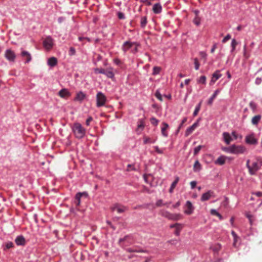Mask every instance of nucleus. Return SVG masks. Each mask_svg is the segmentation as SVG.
<instances>
[{
	"mask_svg": "<svg viewBox=\"0 0 262 262\" xmlns=\"http://www.w3.org/2000/svg\"><path fill=\"white\" fill-rule=\"evenodd\" d=\"M72 130L77 138H82L85 134V129L79 123H75L73 124Z\"/></svg>",
	"mask_w": 262,
	"mask_h": 262,
	"instance_id": "f257e3e1",
	"label": "nucleus"
},
{
	"mask_svg": "<svg viewBox=\"0 0 262 262\" xmlns=\"http://www.w3.org/2000/svg\"><path fill=\"white\" fill-rule=\"evenodd\" d=\"M246 166L248 168L250 174H255L256 171L260 168V166L256 162H253L251 165L250 164V160H248L246 162Z\"/></svg>",
	"mask_w": 262,
	"mask_h": 262,
	"instance_id": "f03ea898",
	"label": "nucleus"
},
{
	"mask_svg": "<svg viewBox=\"0 0 262 262\" xmlns=\"http://www.w3.org/2000/svg\"><path fill=\"white\" fill-rule=\"evenodd\" d=\"M162 215L169 220L178 221L182 219V215L180 213H171L168 211H164Z\"/></svg>",
	"mask_w": 262,
	"mask_h": 262,
	"instance_id": "7ed1b4c3",
	"label": "nucleus"
},
{
	"mask_svg": "<svg viewBox=\"0 0 262 262\" xmlns=\"http://www.w3.org/2000/svg\"><path fill=\"white\" fill-rule=\"evenodd\" d=\"M96 105L97 107H101L104 105L106 101V98L104 94L99 92L96 95Z\"/></svg>",
	"mask_w": 262,
	"mask_h": 262,
	"instance_id": "20e7f679",
	"label": "nucleus"
},
{
	"mask_svg": "<svg viewBox=\"0 0 262 262\" xmlns=\"http://www.w3.org/2000/svg\"><path fill=\"white\" fill-rule=\"evenodd\" d=\"M43 46L46 50H51L54 46L53 39L51 36L47 37L43 41Z\"/></svg>",
	"mask_w": 262,
	"mask_h": 262,
	"instance_id": "39448f33",
	"label": "nucleus"
},
{
	"mask_svg": "<svg viewBox=\"0 0 262 262\" xmlns=\"http://www.w3.org/2000/svg\"><path fill=\"white\" fill-rule=\"evenodd\" d=\"M246 151V148L242 145H232V154H242Z\"/></svg>",
	"mask_w": 262,
	"mask_h": 262,
	"instance_id": "423d86ee",
	"label": "nucleus"
},
{
	"mask_svg": "<svg viewBox=\"0 0 262 262\" xmlns=\"http://www.w3.org/2000/svg\"><path fill=\"white\" fill-rule=\"evenodd\" d=\"M184 213L187 215L191 214L194 210V208L192 204L189 201H187L184 206Z\"/></svg>",
	"mask_w": 262,
	"mask_h": 262,
	"instance_id": "0eeeda50",
	"label": "nucleus"
},
{
	"mask_svg": "<svg viewBox=\"0 0 262 262\" xmlns=\"http://www.w3.org/2000/svg\"><path fill=\"white\" fill-rule=\"evenodd\" d=\"M245 142L250 145H256L257 143V139H256L253 134H251L246 136Z\"/></svg>",
	"mask_w": 262,
	"mask_h": 262,
	"instance_id": "6e6552de",
	"label": "nucleus"
},
{
	"mask_svg": "<svg viewBox=\"0 0 262 262\" xmlns=\"http://www.w3.org/2000/svg\"><path fill=\"white\" fill-rule=\"evenodd\" d=\"M214 192L212 190H208L207 192L202 194L201 200L202 202L207 201L212 198H214Z\"/></svg>",
	"mask_w": 262,
	"mask_h": 262,
	"instance_id": "1a4fd4ad",
	"label": "nucleus"
},
{
	"mask_svg": "<svg viewBox=\"0 0 262 262\" xmlns=\"http://www.w3.org/2000/svg\"><path fill=\"white\" fill-rule=\"evenodd\" d=\"M5 56L9 61L14 62L16 58V55L15 53L10 49H8L6 51Z\"/></svg>",
	"mask_w": 262,
	"mask_h": 262,
	"instance_id": "9d476101",
	"label": "nucleus"
},
{
	"mask_svg": "<svg viewBox=\"0 0 262 262\" xmlns=\"http://www.w3.org/2000/svg\"><path fill=\"white\" fill-rule=\"evenodd\" d=\"M111 210L112 211H116L118 213H121L127 210V208L125 206L116 204L111 207Z\"/></svg>",
	"mask_w": 262,
	"mask_h": 262,
	"instance_id": "9b49d317",
	"label": "nucleus"
},
{
	"mask_svg": "<svg viewBox=\"0 0 262 262\" xmlns=\"http://www.w3.org/2000/svg\"><path fill=\"white\" fill-rule=\"evenodd\" d=\"M227 159H232L231 158L227 157L225 156L222 155L220 156L215 161L214 163L215 164L222 165H224L225 163L226 160Z\"/></svg>",
	"mask_w": 262,
	"mask_h": 262,
	"instance_id": "f8f14e48",
	"label": "nucleus"
},
{
	"mask_svg": "<svg viewBox=\"0 0 262 262\" xmlns=\"http://www.w3.org/2000/svg\"><path fill=\"white\" fill-rule=\"evenodd\" d=\"M86 98V94L82 91H79L76 93L74 98V101L81 102Z\"/></svg>",
	"mask_w": 262,
	"mask_h": 262,
	"instance_id": "ddd939ff",
	"label": "nucleus"
},
{
	"mask_svg": "<svg viewBox=\"0 0 262 262\" xmlns=\"http://www.w3.org/2000/svg\"><path fill=\"white\" fill-rule=\"evenodd\" d=\"M59 96L64 99H67L71 96L70 92L67 89H62L58 92Z\"/></svg>",
	"mask_w": 262,
	"mask_h": 262,
	"instance_id": "4468645a",
	"label": "nucleus"
},
{
	"mask_svg": "<svg viewBox=\"0 0 262 262\" xmlns=\"http://www.w3.org/2000/svg\"><path fill=\"white\" fill-rule=\"evenodd\" d=\"M199 125V121H197L195 123H194L191 126L187 128L185 132V136H188L190 135L194 129L198 126Z\"/></svg>",
	"mask_w": 262,
	"mask_h": 262,
	"instance_id": "2eb2a0df",
	"label": "nucleus"
},
{
	"mask_svg": "<svg viewBox=\"0 0 262 262\" xmlns=\"http://www.w3.org/2000/svg\"><path fill=\"white\" fill-rule=\"evenodd\" d=\"M222 74L220 73V71L217 70L215 71L212 76L211 80L210 81L211 84H213L215 82L221 77Z\"/></svg>",
	"mask_w": 262,
	"mask_h": 262,
	"instance_id": "dca6fc26",
	"label": "nucleus"
},
{
	"mask_svg": "<svg viewBox=\"0 0 262 262\" xmlns=\"http://www.w3.org/2000/svg\"><path fill=\"white\" fill-rule=\"evenodd\" d=\"M145 127L144 121L143 119H139L137 122V132L139 134L143 130Z\"/></svg>",
	"mask_w": 262,
	"mask_h": 262,
	"instance_id": "f3484780",
	"label": "nucleus"
},
{
	"mask_svg": "<svg viewBox=\"0 0 262 262\" xmlns=\"http://www.w3.org/2000/svg\"><path fill=\"white\" fill-rule=\"evenodd\" d=\"M223 137L224 141L227 144H229L232 140L231 135L227 132H224L223 133Z\"/></svg>",
	"mask_w": 262,
	"mask_h": 262,
	"instance_id": "a211bd4d",
	"label": "nucleus"
},
{
	"mask_svg": "<svg viewBox=\"0 0 262 262\" xmlns=\"http://www.w3.org/2000/svg\"><path fill=\"white\" fill-rule=\"evenodd\" d=\"M135 44V42H131L129 41H126L124 43V44L123 45L122 50L124 52H126L129 49L132 48Z\"/></svg>",
	"mask_w": 262,
	"mask_h": 262,
	"instance_id": "6ab92c4d",
	"label": "nucleus"
},
{
	"mask_svg": "<svg viewBox=\"0 0 262 262\" xmlns=\"http://www.w3.org/2000/svg\"><path fill=\"white\" fill-rule=\"evenodd\" d=\"M162 127H161V133L162 135L165 137H167L168 136V134L166 132V130L168 128L169 125L167 123L165 122H163L162 123Z\"/></svg>",
	"mask_w": 262,
	"mask_h": 262,
	"instance_id": "aec40b11",
	"label": "nucleus"
},
{
	"mask_svg": "<svg viewBox=\"0 0 262 262\" xmlns=\"http://www.w3.org/2000/svg\"><path fill=\"white\" fill-rule=\"evenodd\" d=\"M47 63L51 67H55L57 63V59L54 57H51L48 59Z\"/></svg>",
	"mask_w": 262,
	"mask_h": 262,
	"instance_id": "412c9836",
	"label": "nucleus"
},
{
	"mask_svg": "<svg viewBox=\"0 0 262 262\" xmlns=\"http://www.w3.org/2000/svg\"><path fill=\"white\" fill-rule=\"evenodd\" d=\"M21 55L26 58V60L25 61L26 63L29 62L32 60V57L31 54L26 51H23L21 53Z\"/></svg>",
	"mask_w": 262,
	"mask_h": 262,
	"instance_id": "4be33fe9",
	"label": "nucleus"
},
{
	"mask_svg": "<svg viewBox=\"0 0 262 262\" xmlns=\"http://www.w3.org/2000/svg\"><path fill=\"white\" fill-rule=\"evenodd\" d=\"M220 93V90L219 89L216 90L211 97L208 100V104L209 105H211L213 103V100L216 98L217 95Z\"/></svg>",
	"mask_w": 262,
	"mask_h": 262,
	"instance_id": "5701e85b",
	"label": "nucleus"
},
{
	"mask_svg": "<svg viewBox=\"0 0 262 262\" xmlns=\"http://www.w3.org/2000/svg\"><path fill=\"white\" fill-rule=\"evenodd\" d=\"M162 6L159 3L155 4L152 8V10L155 13L158 14L162 11Z\"/></svg>",
	"mask_w": 262,
	"mask_h": 262,
	"instance_id": "b1692460",
	"label": "nucleus"
},
{
	"mask_svg": "<svg viewBox=\"0 0 262 262\" xmlns=\"http://www.w3.org/2000/svg\"><path fill=\"white\" fill-rule=\"evenodd\" d=\"M221 248V245L219 243L212 244L210 247V249L214 252H217L220 250Z\"/></svg>",
	"mask_w": 262,
	"mask_h": 262,
	"instance_id": "393cba45",
	"label": "nucleus"
},
{
	"mask_svg": "<svg viewBox=\"0 0 262 262\" xmlns=\"http://www.w3.org/2000/svg\"><path fill=\"white\" fill-rule=\"evenodd\" d=\"M83 194H85L87 195V193L85 192H78L75 195V199L76 200V205L79 206L80 204V198L82 196Z\"/></svg>",
	"mask_w": 262,
	"mask_h": 262,
	"instance_id": "a878e982",
	"label": "nucleus"
},
{
	"mask_svg": "<svg viewBox=\"0 0 262 262\" xmlns=\"http://www.w3.org/2000/svg\"><path fill=\"white\" fill-rule=\"evenodd\" d=\"M15 242L16 243V244L19 246V245H24L25 243V238L23 236H17L15 240Z\"/></svg>",
	"mask_w": 262,
	"mask_h": 262,
	"instance_id": "bb28decb",
	"label": "nucleus"
},
{
	"mask_svg": "<svg viewBox=\"0 0 262 262\" xmlns=\"http://www.w3.org/2000/svg\"><path fill=\"white\" fill-rule=\"evenodd\" d=\"M202 166L199 161L196 160L193 165V170L195 172H199L201 170Z\"/></svg>",
	"mask_w": 262,
	"mask_h": 262,
	"instance_id": "cd10ccee",
	"label": "nucleus"
},
{
	"mask_svg": "<svg viewBox=\"0 0 262 262\" xmlns=\"http://www.w3.org/2000/svg\"><path fill=\"white\" fill-rule=\"evenodd\" d=\"M261 116L260 115H256L254 116L251 120V122L252 124L253 125H257L258 123L259 122L260 119H261Z\"/></svg>",
	"mask_w": 262,
	"mask_h": 262,
	"instance_id": "c85d7f7f",
	"label": "nucleus"
},
{
	"mask_svg": "<svg viewBox=\"0 0 262 262\" xmlns=\"http://www.w3.org/2000/svg\"><path fill=\"white\" fill-rule=\"evenodd\" d=\"M104 75L108 78H113L114 76V73L113 72L112 69L111 68L107 70H105Z\"/></svg>",
	"mask_w": 262,
	"mask_h": 262,
	"instance_id": "c756f323",
	"label": "nucleus"
},
{
	"mask_svg": "<svg viewBox=\"0 0 262 262\" xmlns=\"http://www.w3.org/2000/svg\"><path fill=\"white\" fill-rule=\"evenodd\" d=\"M210 213L212 214V215H216L217 216V217H219V219L222 220L223 219V217L221 215V214H220L215 209H212L210 210Z\"/></svg>",
	"mask_w": 262,
	"mask_h": 262,
	"instance_id": "7c9ffc66",
	"label": "nucleus"
},
{
	"mask_svg": "<svg viewBox=\"0 0 262 262\" xmlns=\"http://www.w3.org/2000/svg\"><path fill=\"white\" fill-rule=\"evenodd\" d=\"M249 106L253 112H255L257 108V104L253 101H251L249 103Z\"/></svg>",
	"mask_w": 262,
	"mask_h": 262,
	"instance_id": "2f4dec72",
	"label": "nucleus"
},
{
	"mask_svg": "<svg viewBox=\"0 0 262 262\" xmlns=\"http://www.w3.org/2000/svg\"><path fill=\"white\" fill-rule=\"evenodd\" d=\"M156 142V140H151L150 138L144 137L143 142L144 144L154 143Z\"/></svg>",
	"mask_w": 262,
	"mask_h": 262,
	"instance_id": "473e14b6",
	"label": "nucleus"
},
{
	"mask_svg": "<svg viewBox=\"0 0 262 262\" xmlns=\"http://www.w3.org/2000/svg\"><path fill=\"white\" fill-rule=\"evenodd\" d=\"M161 69L159 67H154L153 68L152 75H156L160 73Z\"/></svg>",
	"mask_w": 262,
	"mask_h": 262,
	"instance_id": "72a5a7b5",
	"label": "nucleus"
},
{
	"mask_svg": "<svg viewBox=\"0 0 262 262\" xmlns=\"http://www.w3.org/2000/svg\"><path fill=\"white\" fill-rule=\"evenodd\" d=\"M206 77L205 76H201L197 80L199 83L206 84Z\"/></svg>",
	"mask_w": 262,
	"mask_h": 262,
	"instance_id": "f704fd0d",
	"label": "nucleus"
},
{
	"mask_svg": "<svg viewBox=\"0 0 262 262\" xmlns=\"http://www.w3.org/2000/svg\"><path fill=\"white\" fill-rule=\"evenodd\" d=\"M201 102H200L196 106H195V110H194V111L193 112V116H196L199 112L200 111V108H201Z\"/></svg>",
	"mask_w": 262,
	"mask_h": 262,
	"instance_id": "c9c22d12",
	"label": "nucleus"
},
{
	"mask_svg": "<svg viewBox=\"0 0 262 262\" xmlns=\"http://www.w3.org/2000/svg\"><path fill=\"white\" fill-rule=\"evenodd\" d=\"M237 44V43L236 41L235 40V39H233L232 40L231 43V46L232 48L231 50V52H233L235 50Z\"/></svg>",
	"mask_w": 262,
	"mask_h": 262,
	"instance_id": "e433bc0d",
	"label": "nucleus"
},
{
	"mask_svg": "<svg viewBox=\"0 0 262 262\" xmlns=\"http://www.w3.org/2000/svg\"><path fill=\"white\" fill-rule=\"evenodd\" d=\"M222 150L226 152L232 154V145L229 147H223Z\"/></svg>",
	"mask_w": 262,
	"mask_h": 262,
	"instance_id": "4c0bfd02",
	"label": "nucleus"
},
{
	"mask_svg": "<svg viewBox=\"0 0 262 262\" xmlns=\"http://www.w3.org/2000/svg\"><path fill=\"white\" fill-rule=\"evenodd\" d=\"M147 24V19L146 17H142L141 18V26L144 28Z\"/></svg>",
	"mask_w": 262,
	"mask_h": 262,
	"instance_id": "58836bf2",
	"label": "nucleus"
},
{
	"mask_svg": "<svg viewBox=\"0 0 262 262\" xmlns=\"http://www.w3.org/2000/svg\"><path fill=\"white\" fill-rule=\"evenodd\" d=\"M182 228V225L181 224H179V226L176 228V231L174 233L176 235L178 236L180 234V231Z\"/></svg>",
	"mask_w": 262,
	"mask_h": 262,
	"instance_id": "ea45409f",
	"label": "nucleus"
},
{
	"mask_svg": "<svg viewBox=\"0 0 262 262\" xmlns=\"http://www.w3.org/2000/svg\"><path fill=\"white\" fill-rule=\"evenodd\" d=\"M193 23L196 25L199 26L201 23V19L199 16H195L193 19Z\"/></svg>",
	"mask_w": 262,
	"mask_h": 262,
	"instance_id": "a19ab883",
	"label": "nucleus"
},
{
	"mask_svg": "<svg viewBox=\"0 0 262 262\" xmlns=\"http://www.w3.org/2000/svg\"><path fill=\"white\" fill-rule=\"evenodd\" d=\"M179 181V178L178 177H176L175 180L172 183L171 187L174 188Z\"/></svg>",
	"mask_w": 262,
	"mask_h": 262,
	"instance_id": "79ce46f5",
	"label": "nucleus"
},
{
	"mask_svg": "<svg viewBox=\"0 0 262 262\" xmlns=\"http://www.w3.org/2000/svg\"><path fill=\"white\" fill-rule=\"evenodd\" d=\"M155 96L160 101H162V97L159 90L156 91Z\"/></svg>",
	"mask_w": 262,
	"mask_h": 262,
	"instance_id": "37998d69",
	"label": "nucleus"
},
{
	"mask_svg": "<svg viewBox=\"0 0 262 262\" xmlns=\"http://www.w3.org/2000/svg\"><path fill=\"white\" fill-rule=\"evenodd\" d=\"M202 148L201 145H199L194 148V155H196Z\"/></svg>",
	"mask_w": 262,
	"mask_h": 262,
	"instance_id": "c03bdc74",
	"label": "nucleus"
},
{
	"mask_svg": "<svg viewBox=\"0 0 262 262\" xmlns=\"http://www.w3.org/2000/svg\"><path fill=\"white\" fill-rule=\"evenodd\" d=\"M231 37V36L230 34H228L222 40L223 43L226 42L228 40H229Z\"/></svg>",
	"mask_w": 262,
	"mask_h": 262,
	"instance_id": "a18cd8bd",
	"label": "nucleus"
},
{
	"mask_svg": "<svg viewBox=\"0 0 262 262\" xmlns=\"http://www.w3.org/2000/svg\"><path fill=\"white\" fill-rule=\"evenodd\" d=\"M194 63L195 66V69L196 70H198L200 67V63L198 61V60L196 58L194 59Z\"/></svg>",
	"mask_w": 262,
	"mask_h": 262,
	"instance_id": "49530a36",
	"label": "nucleus"
},
{
	"mask_svg": "<svg viewBox=\"0 0 262 262\" xmlns=\"http://www.w3.org/2000/svg\"><path fill=\"white\" fill-rule=\"evenodd\" d=\"M150 122L152 124L155 125V126H157L158 125V120L156 119L155 118H151V119H150Z\"/></svg>",
	"mask_w": 262,
	"mask_h": 262,
	"instance_id": "de8ad7c7",
	"label": "nucleus"
},
{
	"mask_svg": "<svg viewBox=\"0 0 262 262\" xmlns=\"http://www.w3.org/2000/svg\"><path fill=\"white\" fill-rule=\"evenodd\" d=\"M139 46V43H138L135 42V44L134 45V46H133V47L132 48H133V50H132V51L133 53H136V52H137V51H138V47Z\"/></svg>",
	"mask_w": 262,
	"mask_h": 262,
	"instance_id": "09e8293b",
	"label": "nucleus"
},
{
	"mask_svg": "<svg viewBox=\"0 0 262 262\" xmlns=\"http://www.w3.org/2000/svg\"><path fill=\"white\" fill-rule=\"evenodd\" d=\"M5 246L6 249H10L13 246V244L11 242H8L6 244Z\"/></svg>",
	"mask_w": 262,
	"mask_h": 262,
	"instance_id": "8fccbe9b",
	"label": "nucleus"
},
{
	"mask_svg": "<svg viewBox=\"0 0 262 262\" xmlns=\"http://www.w3.org/2000/svg\"><path fill=\"white\" fill-rule=\"evenodd\" d=\"M187 120V118L186 117L184 118L182 121V122L180 124V125H179V127H178V132H179V130H180V129L183 127V124L184 123H185Z\"/></svg>",
	"mask_w": 262,
	"mask_h": 262,
	"instance_id": "3c124183",
	"label": "nucleus"
},
{
	"mask_svg": "<svg viewBox=\"0 0 262 262\" xmlns=\"http://www.w3.org/2000/svg\"><path fill=\"white\" fill-rule=\"evenodd\" d=\"M95 72L96 73H101L104 74L105 70L102 69H96L95 70Z\"/></svg>",
	"mask_w": 262,
	"mask_h": 262,
	"instance_id": "603ef678",
	"label": "nucleus"
},
{
	"mask_svg": "<svg viewBox=\"0 0 262 262\" xmlns=\"http://www.w3.org/2000/svg\"><path fill=\"white\" fill-rule=\"evenodd\" d=\"M154 148H155V149L157 153L160 154H163V150H162V149H160V148L158 147V146H154Z\"/></svg>",
	"mask_w": 262,
	"mask_h": 262,
	"instance_id": "864d4df0",
	"label": "nucleus"
},
{
	"mask_svg": "<svg viewBox=\"0 0 262 262\" xmlns=\"http://www.w3.org/2000/svg\"><path fill=\"white\" fill-rule=\"evenodd\" d=\"M75 54V50L74 48L71 47L70 48L69 54L70 55H74Z\"/></svg>",
	"mask_w": 262,
	"mask_h": 262,
	"instance_id": "5fc2aeb1",
	"label": "nucleus"
},
{
	"mask_svg": "<svg viewBox=\"0 0 262 262\" xmlns=\"http://www.w3.org/2000/svg\"><path fill=\"white\" fill-rule=\"evenodd\" d=\"M231 234L233 235L234 239V245H235V243L236 242V239L237 238V236L236 234L235 233V232L233 231H232L231 232Z\"/></svg>",
	"mask_w": 262,
	"mask_h": 262,
	"instance_id": "6e6d98bb",
	"label": "nucleus"
},
{
	"mask_svg": "<svg viewBox=\"0 0 262 262\" xmlns=\"http://www.w3.org/2000/svg\"><path fill=\"white\" fill-rule=\"evenodd\" d=\"M262 82V78L260 77H257L255 79V84H259Z\"/></svg>",
	"mask_w": 262,
	"mask_h": 262,
	"instance_id": "4d7b16f0",
	"label": "nucleus"
},
{
	"mask_svg": "<svg viewBox=\"0 0 262 262\" xmlns=\"http://www.w3.org/2000/svg\"><path fill=\"white\" fill-rule=\"evenodd\" d=\"M126 251L129 252H141L140 251H138V250H137L136 249H132V248H128V249H126Z\"/></svg>",
	"mask_w": 262,
	"mask_h": 262,
	"instance_id": "13d9d810",
	"label": "nucleus"
},
{
	"mask_svg": "<svg viewBox=\"0 0 262 262\" xmlns=\"http://www.w3.org/2000/svg\"><path fill=\"white\" fill-rule=\"evenodd\" d=\"M200 55H201V56L203 58H206V57H207V54L206 53V52H204V51H201L200 52Z\"/></svg>",
	"mask_w": 262,
	"mask_h": 262,
	"instance_id": "bf43d9fd",
	"label": "nucleus"
},
{
	"mask_svg": "<svg viewBox=\"0 0 262 262\" xmlns=\"http://www.w3.org/2000/svg\"><path fill=\"white\" fill-rule=\"evenodd\" d=\"M156 205L157 206H161L163 205L162 201L161 200H158L156 202Z\"/></svg>",
	"mask_w": 262,
	"mask_h": 262,
	"instance_id": "052dcab7",
	"label": "nucleus"
},
{
	"mask_svg": "<svg viewBox=\"0 0 262 262\" xmlns=\"http://www.w3.org/2000/svg\"><path fill=\"white\" fill-rule=\"evenodd\" d=\"M244 56L246 59H248L249 57V55L246 53V46H244Z\"/></svg>",
	"mask_w": 262,
	"mask_h": 262,
	"instance_id": "680f3d73",
	"label": "nucleus"
},
{
	"mask_svg": "<svg viewBox=\"0 0 262 262\" xmlns=\"http://www.w3.org/2000/svg\"><path fill=\"white\" fill-rule=\"evenodd\" d=\"M196 185V182L195 181H191L190 182V186L192 189H193Z\"/></svg>",
	"mask_w": 262,
	"mask_h": 262,
	"instance_id": "e2e57ef3",
	"label": "nucleus"
},
{
	"mask_svg": "<svg viewBox=\"0 0 262 262\" xmlns=\"http://www.w3.org/2000/svg\"><path fill=\"white\" fill-rule=\"evenodd\" d=\"M246 215L247 217L248 218L250 224H252V216L251 214H249V213H246Z\"/></svg>",
	"mask_w": 262,
	"mask_h": 262,
	"instance_id": "0e129e2a",
	"label": "nucleus"
},
{
	"mask_svg": "<svg viewBox=\"0 0 262 262\" xmlns=\"http://www.w3.org/2000/svg\"><path fill=\"white\" fill-rule=\"evenodd\" d=\"M127 167H128V168H127V170H128V171L130 170L129 168H131L132 170H135V168L133 165L128 164L127 165Z\"/></svg>",
	"mask_w": 262,
	"mask_h": 262,
	"instance_id": "69168bd1",
	"label": "nucleus"
},
{
	"mask_svg": "<svg viewBox=\"0 0 262 262\" xmlns=\"http://www.w3.org/2000/svg\"><path fill=\"white\" fill-rule=\"evenodd\" d=\"M92 120V118L91 117H89L86 120V124L87 125H90V122Z\"/></svg>",
	"mask_w": 262,
	"mask_h": 262,
	"instance_id": "338daca9",
	"label": "nucleus"
},
{
	"mask_svg": "<svg viewBox=\"0 0 262 262\" xmlns=\"http://www.w3.org/2000/svg\"><path fill=\"white\" fill-rule=\"evenodd\" d=\"M216 44H214L213 46H212V47L210 50V52L211 53H214L215 50L216 49Z\"/></svg>",
	"mask_w": 262,
	"mask_h": 262,
	"instance_id": "774afa93",
	"label": "nucleus"
}]
</instances>
